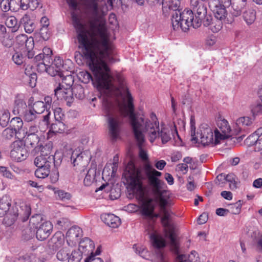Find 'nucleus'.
<instances>
[{
    "instance_id": "obj_1",
    "label": "nucleus",
    "mask_w": 262,
    "mask_h": 262,
    "mask_svg": "<svg viewBox=\"0 0 262 262\" xmlns=\"http://www.w3.org/2000/svg\"><path fill=\"white\" fill-rule=\"evenodd\" d=\"M71 15L73 24L77 33L78 47L83 50L86 58L90 59L89 66L94 74L97 88L100 90L113 88L116 75L115 77L113 76L106 61L114 62L115 47L107 34L105 23L101 21L97 26L91 24V28L97 30L100 39L95 37L89 39L78 15L75 12L72 13Z\"/></svg>"
},
{
    "instance_id": "obj_2",
    "label": "nucleus",
    "mask_w": 262,
    "mask_h": 262,
    "mask_svg": "<svg viewBox=\"0 0 262 262\" xmlns=\"http://www.w3.org/2000/svg\"><path fill=\"white\" fill-rule=\"evenodd\" d=\"M116 78L118 86H116L114 84L113 88L107 90L110 92H114V94L117 96L121 95L122 92H126L128 110L127 111L126 106L125 105L118 104V106H116L114 103L108 99L103 100V106L106 111V115L108 117L107 122L109 135L113 140H117L119 137L121 122L118 116H113L116 109L118 108L121 115L124 117H128L129 118V124L132 127L134 137L137 142L138 146L139 148L140 158L143 161H147L148 160L147 154L142 148L145 138L141 128L142 123L144 122V118L143 116H137L135 114L133 99L126 86V83L123 76L120 73H117Z\"/></svg>"
},
{
    "instance_id": "obj_3",
    "label": "nucleus",
    "mask_w": 262,
    "mask_h": 262,
    "mask_svg": "<svg viewBox=\"0 0 262 262\" xmlns=\"http://www.w3.org/2000/svg\"><path fill=\"white\" fill-rule=\"evenodd\" d=\"M11 199L9 195H4L0 199V217H4L3 223L7 226L13 225L19 215H24V221L28 219L31 214V208L29 206L25 205L21 206L24 210L23 213L15 211L11 207Z\"/></svg>"
},
{
    "instance_id": "obj_4",
    "label": "nucleus",
    "mask_w": 262,
    "mask_h": 262,
    "mask_svg": "<svg viewBox=\"0 0 262 262\" xmlns=\"http://www.w3.org/2000/svg\"><path fill=\"white\" fill-rule=\"evenodd\" d=\"M150 119H144V122L142 123L145 130L148 135L150 142L153 143L158 137H161L163 144H165L170 141L171 139L170 129L161 126V130L159 131V122L154 113L150 114Z\"/></svg>"
},
{
    "instance_id": "obj_5",
    "label": "nucleus",
    "mask_w": 262,
    "mask_h": 262,
    "mask_svg": "<svg viewBox=\"0 0 262 262\" xmlns=\"http://www.w3.org/2000/svg\"><path fill=\"white\" fill-rule=\"evenodd\" d=\"M194 13L192 10L185 9L182 12L180 11H176L172 14L171 17V24L174 30H178V20L183 19L185 20V23L183 25L184 31L188 30L189 28L192 26L194 28L199 27L202 23V20L203 18H199L197 16H195L194 18Z\"/></svg>"
},
{
    "instance_id": "obj_6",
    "label": "nucleus",
    "mask_w": 262,
    "mask_h": 262,
    "mask_svg": "<svg viewBox=\"0 0 262 262\" xmlns=\"http://www.w3.org/2000/svg\"><path fill=\"white\" fill-rule=\"evenodd\" d=\"M162 213L161 223L163 226L166 228V235L170 239V250L175 254H179V243L177 239L176 234L170 225V213L165 208H160Z\"/></svg>"
},
{
    "instance_id": "obj_7",
    "label": "nucleus",
    "mask_w": 262,
    "mask_h": 262,
    "mask_svg": "<svg viewBox=\"0 0 262 262\" xmlns=\"http://www.w3.org/2000/svg\"><path fill=\"white\" fill-rule=\"evenodd\" d=\"M191 141L195 143L200 141L204 146L213 144L214 141L212 129L207 124H202L199 127L196 134L191 131Z\"/></svg>"
},
{
    "instance_id": "obj_8",
    "label": "nucleus",
    "mask_w": 262,
    "mask_h": 262,
    "mask_svg": "<svg viewBox=\"0 0 262 262\" xmlns=\"http://www.w3.org/2000/svg\"><path fill=\"white\" fill-rule=\"evenodd\" d=\"M71 160L75 169L80 173L85 172L90 160V156L85 151L79 152L74 150L71 155Z\"/></svg>"
},
{
    "instance_id": "obj_9",
    "label": "nucleus",
    "mask_w": 262,
    "mask_h": 262,
    "mask_svg": "<svg viewBox=\"0 0 262 262\" xmlns=\"http://www.w3.org/2000/svg\"><path fill=\"white\" fill-rule=\"evenodd\" d=\"M11 148L10 155L13 160L21 162L27 158L28 153L21 141H15L11 144Z\"/></svg>"
},
{
    "instance_id": "obj_10",
    "label": "nucleus",
    "mask_w": 262,
    "mask_h": 262,
    "mask_svg": "<svg viewBox=\"0 0 262 262\" xmlns=\"http://www.w3.org/2000/svg\"><path fill=\"white\" fill-rule=\"evenodd\" d=\"M128 176L127 178V182L129 186L134 189L137 191H143V177L141 171L135 167L134 165H132V167L128 170Z\"/></svg>"
},
{
    "instance_id": "obj_11",
    "label": "nucleus",
    "mask_w": 262,
    "mask_h": 262,
    "mask_svg": "<svg viewBox=\"0 0 262 262\" xmlns=\"http://www.w3.org/2000/svg\"><path fill=\"white\" fill-rule=\"evenodd\" d=\"M209 7L212 11L214 18L223 20L229 23V21L226 19L227 12L225 6L220 3V0H215L208 2Z\"/></svg>"
},
{
    "instance_id": "obj_12",
    "label": "nucleus",
    "mask_w": 262,
    "mask_h": 262,
    "mask_svg": "<svg viewBox=\"0 0 262 262\" xmlns=\"http://www.w3.org/2000/svg\"><path fill=\"white\" fill-rule=\"evenodd\" d=\"M155 205L153 199L150 198H143L141 205V213L142 215L149 218L157 216L154 214Z\"/></svg>"
},
{
    "instance_id": "obj_13",
    "label": "nucleus",
    "mask_w": 262,
    "mask_h": 262,
    "mask_svg": "<svg viewBox=\"0 0 262 262\" xmlns=\"http://www.w3.org/2000/svg\"><path fill=\"white\" fill-rule=\"evenodd\" d=\"M37 229L36 237L39 241H42L46 239L51 234L53 229V225L50 222H45L41 224L39 227L36 226Z\"/></svg>"
},
{
    "instance_id": "obj_14",
    "label": "nucleus",
    "mask_w": 262,
    "mask_h": 262,
    "mask_svg": "<svg viewBox=\"0 0 262 262\" xmlns=\"http://www.w3.org/2000/svg\"><path fill=\"white\" fill-rule=\"evenodd\" d=\"M82 235V229L78 226L70 228L66 234V239L69 245L72 246L79 242Z\"/></svg>"
},
{
    "instance_id": "obj_15",
    "label": "nucleus",
    "mask_w": 262,
    "mask_h": 262,
    "mask_svg": "<svg viewBox=\"0 0 262 262\" xmlns=\"http://www.w3.org/2000/svg\"><path fill=\"white\" fill-rule=\"evenodd\" d=\"M206 0H190V7L195 16L204 18L207 14V8L204 2Z\"/></svg>"
},
{
    "instance_id": "obj_16",
    "label": "nucleus",
    "mask_w": 262,
    "mask_h": 262,
    "mask_svg": "<svg viewBox=\"0 0 262 262\" xmlns=\"http://www.w3.org/2000/svg\"><path fill=\"white\" fill-rule=\"evenodd\" d=\"M252 123L251 119L248 117H243L237 119L235 125L234 126V131L235 134H238L242 132H246L248 127Z\"/></svg>"
},
{
    "instance_id": "obj_17",
    "label": "nucleus",
    "mask_w": 262,
    "mask_h": 262,
    "mask_svg": "<svg viewBox=\"0 0 262 262\" xmlns=\"http://www.w3.org/2000/svg\"><path fill=\"white\" fill-rule=\"evenodd\" d=\"M147 178L148 184L151 189L153 194L154 195L159 194L160 192L163 190L164 186L165 185L164 181L158 178H154L151 176Z\"/></svg>"
},
{
    "instance_id": "obj_18",
    "label": "nucleus",
    "mask_w": 262,
    "mask_h": 262,
    "mask_svg": "<svg viewBox=\"0 0 262 262\" xmlns=\"http://www.w3.org/2000/svg\"><path fill=\"white\" fill-rule=\"evenodd\" d=\"M102 220L111 228H118L121 225L120 219L111 213H105L101 215Z\"/></svg>"
},
{
    "instance_id": "obj_19",
    "label": "nucleus",
    "mask_w": 262,
    "mask_h": 262,
    "mask_svg": "<svg viewBox=\"0 0 262 262\" xmlns=\"http://www.w3.org/2000/svg\"><path fill=\"white\" fill-rule=\"evenodd\" d=\"M94 248V242L90 238L85 237L79 242L78 250L85 254H92Z\"/></svg>"
},
{
    "instance_id": "obj_20",
    "label": "nucleus",
    "mask_w": 262,
    "mask_h": 262,
    "mask_svg": "<svg viewBox=\"0 0 262 262\" xmlns=\"http://www.w3.org/2000/svg\"><path fill=\"white\" fill-rule=\"evenodd\" d=\"M10 125L12 128L20 134H22L21 138H24L27 134V130L23 128V122L20 117H16L13 118L10 121Z\"/></svg>"
},
{
    "instance_id": "obj_21",
    "label": "nucleus",
    "mask_w": 262,
    "mask_h": 262,
    "mask_svg": "<svg viewBox=\"0 0 262 262\" xmlns=\"http://www.w3.org/2000/svg\"><path fill=\"white\" fill-rule=\"evenodd\" d=\"M155 195L158 199L160 208H165L167 206L171 205V200L168 192L163 190L160 192L159 194H156Z\"/></svg>"
},
{
    "instance_id": "obj_22",
    "label": "nucleus",
    "mask_w": 262,
    "mask_h": 262,
    "mask_svg": "<svg viewBox=\"0 0 262 262\" xmlns=\"http://www.w3.org/2000/svg\"><path fill=\"white\" fill-rule=\"evenodd\" d=\"M27 105L23 99L18 97L15 98L12 113L15 115L21 116L26 110Z\"/></svg>"
},
{
    "instance_id": "obj_23",
    "label": "nucleus",
    "mask_w": 262,
    "mask_h": 262,
    "mask_svg": "<svg viewBox=\"0 0 262 262\" xmlns=\"http://www.w3.org/2000/svg\"><path fill=\"white\" fill-rule=\"evenodd\" d=\"M21 23L24 26L25 31L28 33H32L35 28L33 20L31 19L30 15L28 14H25L23 16L21 19Z\"/></svg>"
},
{
    "instance_id": "obj_24",
    "label": "nucleus",
    "mask_w": 262,
    "mask_h": 262,
    "mask_svg": "<svg viewBox=\"0 0 262 262\" xmlns=\"http://www.w3.org/2000/svg\"><path fill=\"white\" fill-rule=\"evenodd\" d=\"M37 132V128L36 126L31 127L29 132L27 131V134L26 137V141L32 146L38 142V136L35 134Z\"/></svg>"
},
{
    "instance_id": "obj_25",
    "label": "nucleus",
    "mask_w": 262,
    "mask_h": 262,
    "mask_svg": "<svg viewBox=\"0 0 262 262\" xmlns=\"http://www.w3.org/2000/svg\"><path fill=\"white\" fill-rule=\"evenodd\" d=\"M247 0H229L228 5H231L232 8L239 14L242 10L245 7Z\"/></svg>"
},
{
    "instance_id": "obj_26",
    "label": "nucleus",
    "mask_w": 262,
    "mask_h": 262,
    "mask_svg": "<svg viewBox=\"0 0 262 262\" xmlns=\"http://www.w3.org/2000/svg\"><path fill=\"white\" fill-rule=\"evenodd\" d=\"M82 4L87 9L92 11V14L97 16L98 14V4L97 0H81Z\"/></svg>"
},
{
    "instance_id": "obj_27",
    "label": "nucleus",
    "mask_w": 262,
    "mask_h": 262,
    "mask_svg": "<svg viewBox=\"0 0 262 262\" xmlns=\"http://www.w3.org/2000/svg\"><path fill=\"white\" fill-rule=\"evenodd\" d=\"M51 165H45V166L38 167L35 171V176L40 179H45L49 176L50 173Z\"/></svg>"
},
{
    "instance_id": "obj_28",
    "label": "nucleus",
    "mask_w": 262,
    "mask_h": 262,
    "mask_svg": "<svg viewBox=\"0 0 262 262\" xmlns=\"http://www.w3.org/2000/svg\"><path fill=\"white\" fill-rule=\"evenodd\" d=\"M54 158L37 156L34 160V164L36 167L45 166V165H51Z\"/></svg>"
},
{
    "instance_id": "obj_29",
    "label": "nucleus",
    "mask_w": 262,
    "mask_h": 262,
    "mask_svg": "<svg viewBox=\"0 0 262 262\" xmlns=\"http://www.w3.org/2000/svg\"><path fill=\"white\" fill-rule=\"evenodd\" d=\"M150 239L152 241L153 246L156 248H164L166 246L165 239L160 236L152 234L150 235Z\"/></svg>"
},
{
    "instance_id": "obj_30",
    "label": "nucleus",
    "mask_w": 262,
    "mask_h": 262,
    "mask_svg": "<svg viewBox=\"0 0 262 262\" xmlns=\"http://www.w3.org/2000/svg\"><path fill=\"white\" fill-rule=\"evenodd\" d=\"M20 2V7L23 10H27L30 9L33 10L35 9L38 5V2L36 0H17Z\"/></svg>"
},
{
    "instance_id": "obj_31",
    "label": "nucleus",
    "mask_w": 262,
    "mask_h": 262,
    "mask_svg": "<svg viewBox=\"0 0 262 262\" xmlns=\"http://www.w3.org/2000/svg\"><path fill=\"white\" fill-rule=\"evenodd\" d=\"M5 24L8 28L11 29L12 32L17 31L19 28L17 19L13 16L8 17L6 20Z\"/></svg>"
},
{
    "instance_id": "obj_32",
    "label": "nucleus",
    "mask_w": 262,
    "mask_h": 262,
    "mask_svg": "<svg viewBox=\"0 0 262 262\" xmlns=\"http://www.w3.org/2000/svg\"><path fill=\"white\" fill-rule=\"evenodd\" d=\"M217 126L219 127V128H217V130H220L223 133L226 134L230 136V133L231 129L228 122L226 120L223 119L219 121L217 123Z\"/></svg>"
},
{
    "instance_id": "obj_33",
    "label": "nucleus",
    "mask_w": 262,
    "mask_h": 262,
    "mask_svg": "<svg viewBox=\"0 0 262 262\" xmlns=\"http://www.w3.org/2000/svg\"><path fill=\"white\" fill-rule=\"evenodd\" d=\"M144 170L147 177L151 176L154 178H158L162 174L161 172L154 169L152 166L148 163L144 165Z\"/></svg>"
},
{
    "instance_id": "obj_34",
    "label": "nucleus",
    "mask_w": 262,
    "mask_h": 262,
    "mask_svg": "<svg viewBox=\"0 0 262 262\" xmlns=\"http://www.w3.org/2000/svg\"><path fill=\"white\" fill-rule=\"evenodd\" d=\"M224 23H227V21L214 18L211 22L209 29L213 33L218 32L222 28Z\"/></svg>"
},
{
    "instance_id": "obj_35",
    "label": "nucleus",
    "mask_w": 262,
    "mask_h": 262,
    "mask_svg": "<svg viewBox=\"0 0 262 262\" xmlns=\"http://www.w3.org/2000/svg\"><path fill=\"white\" fill-rule=\"evenodd\" d=\"M71 89L72 91V96H74L78 99H82L84 97V89L81 85H75Z\"/></svg>"
},
{
    "instance_id": "obj_36",
    "label": "nucleus",
    "mask_w": 262,
    "mask_h": 262,
    "mask_svg": "<svg viewBox=\"0 0 262 262\" xmlns=\"http://www.w3.org/2000/svg\"><path fill=\"white\" fill-rule=\"evenodd\" d=\"M96 176V170L89 169L85 176L83 181V183L85 186H90L94 181Z\"/></svg>"
},
{
    "instance_id": "obj_37",
    "label": "nucleus",
    "mask_w": 262,
    "mask_h": 262,
    "mask_svg": "<svg viewBox=\"0 0 262 262\" xmlns=\"http://www.w3.org/2000/svg\"><path fill=\"white\" fill-rule=\"evenodd\" d=\"M66 125L63 121H56L53 123L51 127V130L54 133H62L66 130Z\"/></svg>"
},
{
    "instance_id": "obj_38",
    "label": "nucleus",
    "mask_w": 262,
    "mask_h": 262,
    "mask_svg": "<svg viewBox=\"0 0 262 262\" xmlns=\"http://www.w3.org/2000/svg\"><path fill=\"white\" fill-rule=\"evenodd\" d=\"M213 132L214 136V141L213 142V144L214 145L219 144L221 140L228 138L230 137L228 135L223 133L220 130H217V128L213 131Z\"/></svg>"
},
{
    "instance_id": "obj_39",
    "label": "nucleus",
    "mask_w": 262,
    "mask_h": 262,
    "mask_svg": "<svg viewBox=\"0 0 262 262\" xmlns=\"http://www.w3.org/2000/svg\"><path fill=\"white\" fill-rule=\"evenodd\" d=\"M18 134L16 131L11 127L5 128L2 133V137L5 140H11L14 136H16Z\"/></svg>"
},
{
    "instance_id": "obj_40",
    "label": "nucleus",
    "mask_w": 262,
    "mask_h": 262,
    "mask_svg": "<svg viewBox=\"0 0 262 262\" xmlns=\"http://www.w3.org/2000/svg\"><path fill=\"white\" fill-rule=\"evenodd\" d=\"M10 121V113L5 110L0 111V125L2 127L6 126Z\"/></svg>"
},
{
    "instance_id": "obj_41",
    "label": "nucleus",
    "mask_w": 262,
    "mask_h": 262,
    "mask_svg": "<svg viewBox=\"0 0 262 262\" xmlns=\"http://www.w3.org/2000/svg\"><path fill=\"white\" fill-rule=\"evenodd\" d=\"M251 113L253 116L262 114V101H259L253 103L250 106Z\"/></svg>"
},
{
    "instance_id": "obj_42",
    "label": "nucleus",
    "mask_w": 262,
    "mask_h": 262,
    "mask_svg": "<svg viewBox=\"0 0 262 262\" xmlns=\"http://www.w3.org/2000/svg\"><path fill=\"white\" fill-rule=\"evenodd\" d=\"M227 183H229V187L231 190L237 188V178L234 173H229L226 175Z\"/></svg>"
},
{
    "instance_id": "obj_43",
    "label": "nucleus",
    "mask_w": 262,
    "mask_h": 262,
    "mask_svg": "<svg viewBox=\"0 0 262 262\" xmlns=\"http://www.w3.org/2000/svg\"><path fill=\"white\" fill-rule=\"evenodd\" d=\"M33 110L36 114H40L44 112L46 110L48 111V109L46 107V105L43 101H37L35 102L33 105Z\"/></svg>"
},
{
    "instance_id": "obj_44",
    "label": "nucleus",
    "mask_w": 262,
    "mask_h": 262,
    "mask_svg": "<svg viewBox=\"0 0 262 262\" xmlns=\"http://www.w3.org/2000/svg\"><path fill=\"white\" fill-rule=\"evenodd\" d=\"M244 18L246 23L248 25L252 24L256 18L255 12L253 10L246 11L244 13Z\"/></svg>"
},
{
    "instance_id": "obj_45",
    "label": "nucleus",
    "mask_w": 262,
    "mask_h": 262,
    "mask_svg": "<svg viewBox=\"0 0 262 262\" xmlns=\"http://www.w3.org/2000/svg\"><path fill=\"white\" fill-rule=\"evenodd\" d=\"M82 253L79 250H74L69 255L68 262H80L82 259Z\"/></svg>"
},
{
    "instance_id": "obj_46",
    "label": "nucleus",
    "mask_w": 262,
    "mask_h": 262,
    "mask_svg": "<svg viewBox=\"0 0 262 262\" xmlns=\"http://www.w3.org/2000/svg\"><path fill=\"white\" fill-rule=\"evenodd\" d=\"M74 83V79L71 75H68L62 78V81L59 84L66 88L71 89Z\"/></svg>"
},
{
    "instance_id": "obj_47",
    "label": "nucleus",
    "mask_w": 262,
    "mask_h": 262,
    "mask_svg": "<svg viewBox=\"0 0 262 262\" xmlns=\"http://www.w3.org/2000/svg\"><path fill=\"white\" fill-rule=\"evenodd\" d=\"M36 114L33 110H26L21 116H23L24 119L27 122H31L34 120L36 118Z\"/></svg>"
},
{
    "instance_id": "obj_48",
    "label": "nucleus",
    "mask_w": 262,
    "mask_h": 262,
    "mask_svg": "<svg viewBox=\"0 0 262 262\" xmlns=\"http://www.w3.org/2000/svg\"><path fill=\"white\" fill-rule=\"evenodd\" d=\"M70 251L67 248H63L60 250L56 254L57 259L61 261L68 260Z\"/></svg>"
},
{
    "instance_id": "obj_49",
    "label": "nucleus",
    "mask_w": 262,
    "mask_h": 262,
    "mask_svg": "<svg viewBox=\"0 0 262 262\" xmlns=\"http://www.w3.org/2000/svg\"><path fill=\"white\" fill-rule=\"evenodd\" d=\"M79 79L84 83H88L91 80H93L91 74L86 71L80 72L78 75Z\"/></svg>"
},
{
    "instance_id": "obj_50",
    "label": "nucleus",
    "mask_w": 262,
    "mask_h": 262,
    "mask_svg": "<svg viewBox=\"0 0 262 262\" xmlns=\"http://www.w3.org/2000/svg\"><path fill=\"white\" fill-rule=\"evenodd\" d=\"M64 235L61 232L56 233L52 238L56 247L61 245L64 243Z\"/></svg>"
},
{
    "instance_id": "obj_51",
    "label": "nucleus",
    "mask_w": 262,
    "mask_h": 262,
    "mask_svg": "<svg viewBox=\"0 0 262 262\" xmlns=\"http://www.w3.org/2000/svg\"><path fill=\"white\" fill-rule=\"evenodd\" d=\"M62 100H64L67 102V105L70 106L73 102V96H72V91L71 89L67 88L66 90L65 95H63Z\"/></svg>"
},
{
    "instance_id": "obj_52",
    "label": "nucleus",
    "mask_w": 262,
    "mask_h": 262,
    "mask_svg": "<svg viewBox=\"0 0 262 262\" xmlns=\"http://www.w3.org/2000/svg\"><path fill=\"white\" fill-rule=\"evenodd\" d=\"M40 154L39 156L53 158L51 155L52 148L50 145H46L39 147Z\"/></svg>"
},
{
    "instance_id": "obj_53",
    "label": "nucleus",
    "mask_w": 262,
    "mask_h": 262,
    "mask_svg": "<svg viewBox=\"0 0 262 262\" xmlns=\"http://www.w3.org/2000/svg\"><path fill=\"white\" fill-rule=\"evenodd\" d=\"M34 231L32 227H27L23 231V237L24 240L28 241L33 238L34 236Z\"/></svg>"
},
{
    "instance_id": "obj_54",
    "label": "nucleus",
    "mask_w": 262,
    "mask_h": 262,
    "mask_svg": "<svg viewBox=\"0 0 262 262\" xmlns=\"http://www.w3.org/2000/svg\"><path fill=\"white\" fill-rule=\"evenodd\" d=\"M54 118L56 121H63L65 119V115L60 107H56L54 110Z\"/></svg>"
},
{
    "instance_id": "obj_55",
    "label": "nucleus",
    "mask_w": 262,
    "mask_h": 262,
    "mask_svg": "<svg viewBox=\"0 0 262 262\" xmlns=\"http://www.w3.org/2000/svg\"><path fill=\"white\" fill-rule=\"evenodd\" d=\"M66 90H67V88L60 86V84L55 89V95L57 97V99L62 100L63 97V95H65Z\"/></svg>"
},
{
    "instance_id": "obj_56",
    "label": "nucleus",
    "mask_w": 262,
    "mask_h": 262,
    "mask_svg": "<svg viewBox=\"0 0 262 262\" xmlns=\"http://www.w3.org/2000/svg\"><path fill=\"white\" fill-rule=\"evenodd\" d=\"M24 58L25 57L22 53L17 52L13 55L12 59L15 64L17 65H21L24 62Z\"/></svg>"
},
{
    "instance_id": "obj_57",
    "label": "nucleus",
    "mask_w": 262,
    "mask_h": 262,
    "mask_svg": "<svg viewBox=\"0 0 262 262\" xmlns=\"http://www.w3.org/2000/svg\"><path fill=\"white\" fill-rule=\"evenodd\" d=\"M226 175L224 173L219 174L216 178L215 183L221 187H224L227 184Z\"/></svg>"
},
{
    "instance_id": "obj_58",
    "label": "nucleus",
    "mask_w": 262,
    "mask_h": 262,
    "mask_svg": "<svg viewBox=\"0 0 262 262\" xmlns=\"http://www.w3.org/2000/svg\"><path fill=\"white\" fill-rule=\"evenodd\" d=\"M0 173H1L3 177L8 179H13L14 178V176L12 173L7 167L5 166H0Z\"/></svg>"
},
{
    "instance_id": "obj_59",
    "label": "nucleus",
    "mask_w": 262,
    "mask_h": 262,
    "mask_svg": "<svg viewBox=\"0 0 262 262\" xmlns=\"http://www.w3.org/2000/svg\"><path fill=\"white\" fill-rule=\"evenodd\" d=\"M258 137L255 134H251L245 140V143L248 146H255Z\"/></svg>"
},
{
    "instance_id": "obj_60",
    "label": "nucleus",
    "mask_w": 262,
    "mask_h": 262,
    "mask_svg": "<svg viewBox=\"0 0 262 262\" xmlns=\"http://www.w3.org/2000/svg\"><path fill=\"white\" fill-rule=\"evenodd\" d=\"M41 54H43L44 55V60L46 61V62H48L49 63H51V55L52 54V51L50 48L45 47L42 49V53Z\"/></svg>"
},
{
    "instance_id": "obj_61",
    "label": "nucleus",
    "mask_w": 262,
    "mask_h": 262,
    "mask_svg": "<svg viewBox=\"0 0 262 262\" xmlns=\"http://www.w3.org/2000/svg\"><path fill=\"white\" fill-rule=\"evenodd\" d=\"M241 208L240 204L236 203L231 204L228 210V212H230L232 214H238L241 212Z\"/></svg>"
},
{
    "instance_id": "obj_62",
    "label": "nucleus",
    "mask_w": 262,
    "mask_h": 262,
    "mask_svg": "<svg viewBox=\"0 0 262 262\" xmlns=\"http://www.w3.org/2000/svg\"><path fill=\"white\" fill-rule=\"evenodd\" d=\"M49 64L48 62H46V61H42L36 63L35 66L36 67L38 72L42 73L46 72Z\"/></svg>"
},
{
    "instance_id": "obj_63",
    "label": "nucleus",
    "mask_w": 262,
    "mask_h": 262,
    "mask_svg": "<svg viewBox=\"0 0 262 262\" xmlns=\"http://www.w3.org/2000/svg\"><path fill=\"white\" fill-rule=\"evenodd\" d=\"M59 199L61 200H69L71 198V194L69 193L59 190L55 192Z\"/></svg>"
},
{
    "instance_id": "obj_64",
    "label": "nucleus",
    "mask_w": 262,
    "mask_h": 262,
    "mask_svg": "<svg viewBox=\"0 0 262 262\" xmlns=\"http://www.w3.org/2000/svg\"><path fill=\"white\" fill-rule=\"evenodd\" d=\"M39 33L41 37L43 40H48L50 37V33L48 27H41L40 29Z\"/></svg>"
}]
</instances>
